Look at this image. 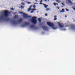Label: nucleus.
Returning <instances> with one entry per match:
<instances>
[{
    "mask_svg": "<svg viewBox=\"0 0 75 75\" xmlns=\"http://www.w3.org/2000/svg\"><path fill=\"white\" fill-rule=\"evenodd\" d=\"M54 18H57V16L55 15L54 16Z\"/></svg>",
    "mask_w": 75,
    "mask_h": 75,
    "instance_id": "28",
    "label": "nucleus"
},
{
    "mask_svg": "<svg viewBox=\"0 0 75 75\" xmlns=\"http://www.w3.org/2000/svg\"><path fill=\"white\" fill-rule=\"evenodd\" d=\"M37 4V3H35V4Z\"/></svg>",
    "mask_w": 75,
    "mask_h": 75,
    "instance_id": "39",
    "label": "nucleus"
},
{
    "mask_svg": "<svg viewBox=\"0 0 75 75\" xmlns=\"http://www.w3.org/2000/svg\"><path fill=\"white\" fill-rule=\"evenodd\" d=\"M20 7L21 8H24V6H21Z\"/></svg>",
    "mask_w": 75,
    "mask_h": 75,
    "instance_id": "17",
    "label": "nucleus"
},
{
    "mask_svg": "<svg viewBox=\"0 0 75 75\" xmlns=\"http://www.w3.org/2000/svg\"><path fill=\"white\" fill-rule=\"evenodd\" d=\"M25 25H29V24H30V23H27L26 22H25Z\"/></svg>",
    "mask_w": 75,
    "mask_h": 75,
    "instance_id": "14",
    "label": "nucleus"
},
{
    "mask_svg": "<svg viewBox=\"0 0 75 75\" xmlns=\"http://www.w3.org/2000/svg\"><path fill=\"white\" fill-rule=\"evenodd\" d=\"M62 5H63V6H64L65 5V4H64L63 3H62Z\"/></svg>",
    "mask_w": 75,
    "mask_h": 75,
    "instance_id": "32",
    "label": "nucleus"
},
{
    "mask_svg": "<svg viewBox=\"0 0 75 75\" xmlns=\"http://www.w3.org/2000/svg\"><path fill=\"white\" fill-rule=\"evenodd\" d=\"M73 9H74V8H75V6H73L72 7Z\"/></svg>",
    "mask_w": 75,
    "mask_h": 75,
    "instance_id": "26",
    "label": "nucleus"
},
{
    "mask_svg": "<svg viewBox=\"0 0 75 75\" xmlns=\"http://www.w3.org/2000/svg\"><path fill=\"white\" fill-rule=\"evenodd\" d=\"M23 20V19L22 18L21 19H20L18 21L19 23H21L22 21Z\"/></svg>",
    "mask_w": 75,
    "mask_h": 75,
    "instance_id": "11",
    "label": "nucleus"
},
{
    "mask_svg": "<svg viewBox=\"0 0 75 75\" xmlns=\"http://www.w3.org/2000/svg\"><path fill=\"white\" fill-rule=\"evenodd\" d=\"M65 11H64V9H62V10L60 11V13H64Z\"/></svg>",
    "mask_w": 75,
    "mask_h": 75,
    "instance_id": "8",
    "label": "nucleus"
},
{
    "mask_svg": "<svg viewBox=\"0 0 75 75\" xmlns=\"http://www.w3.org/2000/svg\"><path fill=\"white\" fill-rule=\"evenodd\" d=\"M3 13L2 14V16L0 17V20H4V21H10V18H6L8 16V13H9L8 11L7 10H4Z\"/></svg>",
    "mask_w": 75,
    "mask_h": 75,
    "instance_id": "1",
    "label": "nucleus"
},
{
    "mask_svg": "<svg viewBox=\"0 0 75 75\" xmlns=\"http://www.w3.org/2000/svg\"><path fill=\"white\" fill-rule=\"evenodd\" d=\"M57 8H58V9H59V6H57Z\"/></svg>",
    "mask_w": 75,
    "mask_h": 75,
    "instance_id": "27",
    "label": "nucleus"
},
{
    "mask_svg": "<svg viewBox=\"0 0 75 75\" xmlns=\"http://www.w3.org/2000/svg\"><path fill=\"white\" fill-rule=\"evenodd\" d=\"M45 16H47V13H46L45 14Z\"/></svg>",
    "mask_w": 75,
    "mask_h": 75,
    "instance_id": "34",
    "label": "nucleus"
},
{
    "mask_svg": "<svg viewBox=\"0 0 75 75\" xmlns=\"http://www.w3.org/2000/svg\"><path fill=\"white\" fill-rule=\"evenodd\" d=\"M65 17H67V16H65Z\"/></svg>",
    "mask_w": 75,
    "mask_h": 75,
    "instance_id": "42",
    "label": "nucleus"
},
{
    "mask_svg": "<svg viewBox=\"0 0 75 75\" xmlns=\"http://www.w3.org/2000/svg\"><path fill=\"white\" fill-rule=\"evenodd\" d=\"M37 18V17L34 16L32 17V19L31 20V21L32 23L33 24H36L37 21V20L35 19Z\"/></svg>",
    "mask_w": 75,
    "mask_h": 75,
    "instance_id": "2",
    "label": "nucleus"
},
{
    "mask_svg": "<svg viewBox=\"0 0 75 75\" xmlns=\"http://www.w3.org/2000/svg\"><path fill=\"white\" fill-rule=\"evenodd\" d=\"M57 18H54V20H57Z\"/></svg>",
    "mask_w": 75,
    "mask_h": 75,
    "instance_id": "30",
    "label": "nucleus"
},
{
    "mask_svg": "<svg viewBox=\"0 0 75 75\" xmlns=\"http://www.w3.org/2000/svg\"><path fill=\"white\" fill-rule=\"evenodd\" d=\"M31 8H29L28 10V11H30V10H31Z\"/></svg>",
    "mask_w": 75,
    "mask_h": 75,
    "instance_id": "15",
    "label": "nucleus"
},
{
    "mask_svg": "<svg viewBox=\"0 0 75 75\" xmlns=\"http://www.w3.org/2000/svg\"><path fill=\"white\" fill-rule=\"evenodd\" d=\"M32 11H35V10H36V9L32 8Z\"/></svg>",
    "mask_w": 75,
    "mask_h": 75,
    "instance_id": "18",
    "label": "nucleus"
},
{
    "mask_svg": "<svg viewBox=\"0 0 75 75\" xmlns=\"http://www.w3.org/2000/svg\"><path fill=\"white\" fill-rule=\"evenodd\" d=\"M20 14H24V13H23V12H20Z\"/></svg>",
    "mask_w": 75,
    "mask_h": 75,
    "instance_id": "21",
    "label": "nucleus"
},
{
    "mask_svg": "<svg viewBox=\"0 0 75 75\" xmlns=\"http://www.w3.org/2000/svg\"><path fill=\"white\" fill-rule=\"evenodd\" d=\"M33 8H35L36 7V6H35V5H34L33 6Z\"/></svg>",
    "mask_w": 75,
    "mask_h": 75,
    "instance_id": "23",
    "label": "nucleus"
},
{
    "mask_svg": "<svg viewBox=\"0 0 75 75\" xmlns=\"http://www.w3.org/2000/svg\"><path fill=\"white\" fill-rule=\"evenodd\" d=\"M23 15L24 18H28V17H31V16H28L25 13H23Z\"/></svg>",
    "mask_w": 75,
    "mask_h": 75,
    "instance_id": "5",
    "label": "nucleus"
},
{
    "mask_svg": "<svg viewBox=\"0 0 75 75\" xmlns=\"http://www.w3.org/2000/svg\"><path fill=\"white\" fill-rule=\"evenodd\" d=\"M32 7V6H30V7Z\"/></svg>",
    "mask_w": 75,
    "mask_h": 75,
    "instance_id": "41",
    "label": "nucleus"
},
{
    "mask_svg": "<svg viewBox=\"0 0 75 75\" xmlns=\"http://www.w3.org/2000/svg\"><path fill=\"white\" fill-rule=\"evenodd\" d=\"M28 4H31V2H28Z\"/></svg>",
    "mask_w": 75,
    "mask_h": 75,
    "instance_id": "31",
    "label": "nucleus"
},
{
    "mask_svg": "<svg viewBox=\"0 0 75 75\" xmlns=\"http://www.w3.org/2000/svg\"><path fill=\"white\" fill-rule=\"evenodd\" d=\"M66 10L67 11H69V10L67 8H66Z\"/></svg>",
    "mask_w": 75,
    "mask_h": 75,
    "instance_id": "25",
    "label": "nucleus"
},
{
    "mask_svg": "<svg viewBox=\"0 0 75 75\" xmlns=\"http://www.w3.org/2000/svg\"><path fill=\"white\" fill-rule=\"evenodd\" d=\"M74 10H75V8H74Z\"/></svg>",
    "mask_w": 75,
    "mask_h": 75,
    "instance_id": "43",
    "label": "nucleus"
},
{
    "mask_svg": "<svg viewBox=\"0 0 75 75\" xmlns=\"http://www.w3.org/2000/svg\"><path fill=\"white\" fill-rule=\"evenodd\" d=\"M21 4H22V5H24V3H23V2H22L21 3Z\"/></svg>",
    "mask_w": 75,
    "mask_h": 75,
    "instance_id": "24",
    "label": "nucleus"
},
{
    "mask_svg": "<svg viewBox=\"0 0 75 75\" xmlns=\"http://www.w3.org/2000/svg\"><path fill=\"white\" fill-rule=\"evenodd\" d=\"M11 10H14V9L13 8H11Z\"/></svg>",
    "mask_w": 75,
    "mask_h": 75,
    "instance_id": "36",
    "label": "nucleus"
},
{
    "mask_svg": "<svg viewBox=\"0 0 75 75\" xmlns=\"http://www.w3.org/2000/svg\"><path fill=\"white\" fill-rule=\"evenodd\" d=\"M46 11H48V10H50V9H49V8H47L46 9Z\"/></svg>",
    "mask_w": 75,
    "mask_h": 75,
    "instance_id": "22",
    "label": "nucleus"
},
{
    "mask_svg": "<svg viewBox=\"0 0 75 75\" xmlns=\"http://www.w3.org/2000/svg\"><path fill=\"white\" fill-rule=\"evenodd\" d=\"M12 23H13V24H16V23H17V22L14 20L13 21Z\"/></svg>",
    "mask_w": 75,
    "mask_h": 75,
    "instance_id": "10",
    "label": "nucleus"
},
{
    "mask_svg": "<svg viewBox=\"0 0 75 75\" xmlns=\"http://www.w3.org/2000/svg\"><path fill=\"white\" fill-rule=\"evenodd\" d=\"M38 21H39V22H41V18H39L38 19Z\"/></svg>",
    "mask_w": 75,
    "mask_h": 75,
    "instance_id": "12",
    "label": "nucleus"
},
{
    "mask_svg": "<svg viewBox=\"0 0 75 75\" xmlns=\"http://www.w3.org/2000/svg\"><path fill=\"white\" fill-rule=\"evenodd\" d=\"M45 1H47V0H44Z\"/></svg>",
    "mask_w": 75,
    "mask_h": 75,
    "instance_id": "38",
    "label": "nucleus"
},
{
    "mask_svg": "<svg viewBox=\"0 0 75 75\" xmlns=\"http://www.w3.org/2000/svg\"><path fill=\"white\" fill-rule=\"evenodd\" d=\"M68 1L70 3H71V4H72V2H71V0H68Z\"/></svg>",
    "mask_w": 75,
    "mask_h": 75,
    "instance_id": "16",
    "label": "nucleus"
},
{
    "mask_svg": "<svg viewBox=\"0 0 75 75\" xmlns=\"http://www.w3.org/2000/svg\"><path fill=\"white\" fill-rule=\"evenodd\" d=\"M30 13H33V11H31V12H30Z\"/></svg>",
    "mask_w": 75,
    "mask_h": 75,
    "instance_id": "35",
    "label": "nucleus"
},
{
    "mask_svg": "<svg viewBox=\"0 0 75 75\" xmlns=\"http://www.w3.org/2000/svg\"><path fill=\"white\" fill-rule=\"evenodd\" d=\"M57 5H58V3H57Z\"/></svg>",
    "mask_w": 75,
    "mask_h": 75,
    "instance_id": "40",
    "label": "nucleus"
},
{
    "mask_svg": "<svg viewBox=\"0 0 75 75\" xmlns=\"http://www.w3.org/2000/svg\"><path fill=\"white\" fill-rule=\"evenodd\" d=\"M18 17V16H17L16 15H15L14 17V18H17Z\"/></svg>",
    "mask_w": 75,
    "mask_h": 75,
    "instance_id": "19",
    "label": "nucleus"
},
{
    "mask_svg": "<svg viewBox=\"0 0 75 75\" xmlns=\"http://www.w3.org/2000/svg\"><path fill=\"white\" fill-rule=\"evenodd\" d=\"M71 27L72 29H75V26L74 25H71Z\"/></svg>",
    "mask_w": 75,
    "mask_h": 75,
    "instance_id": "7",
    "label": "nucleus"
},
{
    "mask_svg": "<svg viewBox=\"0 0 75 75\" xmlns=\"http://www.w3.org/2000/svg\"><path fill=\"white\" fill-rule=\"evenodd\" d=\"M42 28L43 30H48V28L44 26H42Z\"/></svg>",
    "mask_w": 75,
    "mask_h": 75,
    "instance_id": "6",
    "label": "nucleus"
},
{
    "mask_svg": "<svg viewBox=\"0 0 75 75\" xmlns=\"http://www.w3.org/2000/svg\"><path fill=\"white\" fill-rule=\"evenodd\" d=\"M40 4H42V2H40Z\"/></svg>",
    "mask_w": 75,
    "mask_h": 75,
    "instance_id": "33",
    "label": "nucleus"
},
{
    "mask_svg": "<svg viewBox=\"0 0 75 75\" xmlns=\"http://www.w3.org/2000/svg\"><path fill=\"white\" fill-rule=\"evenodd\" d=\"M56 1H57L58 3H59L60 2H61V1L60 0H56Z\"/></svg>",
    "mask_w": 75,
    "mask_h": 75,
    "instance_id": "20",
    "label": "nucleus"
},
{
    "mask_svg": "<svg viewBox=\"0 0 75 75\" xmlns=\"http://www.w3.org/2000/svg\"><path fill=\"white\" fill-rule=\"evenodd\" d=\"M57 24H58V25L60 28H63V27H64V25H63V24L60 22H57Z\"/></svg>",
    "mask_w": 75,
    "mask_h": 75,
    "instance_id": "4",
    "label": "nucleus"
},
{
    "mask_svg": "<svg viewBox=\"0 0 75 75\" xmlns=\"http://www.w3.org/2000/svg\"><path fill=\"white\" fill-rule=\"evenodd\" d=\"M54 6H56V4L55 3H54Z\"/></svg>",
    "mask_w": 75,
    "mask_h": 75,
    "instance_id": "29",
    "label": "nucleus"
},
{
    "mask_svg": "<svg viewBox=\"0 0 75 75\" xmlns=\"http://www.w3.org/2000/svg\"><path fill=\"white\" fill-rule=\"evenodd\" d=\"M47 24L49 26H50V27H52L53 28L54 30H55V29H57V28L55 27H54V24L51 23V22H47Z\"/></svg>",
    "mask_w": 75,
    "mask_h": 75,
    "instance_id": "3",
    "label": "nucleus"
},
{
    "mask_svg": "<svg viewBox=\"0 0 75 75\" xmlns=\"http://www.w3.org/2000/svg\"><path fill=\"white\" fill-rule=\"evenodd\" d=\"M35 28V25H32L30 26V28Z\"/></svg>",
    "mask_w": 75,
    "mask_h": 75,
    "instance_id": "13",
    "label": "nucleus"
},
{
    "mask_svg": "<svg viewBox=\"0 0 75 75\" xmlns=\"http://www.w3.org/2000/svg\"><path fill=\"white\" fill-rule=\"evenodd\" d=\"M48 1H49V0H48Z\"/></svg>",
    "mask_w": 75,
    "mask_h": 75,
    "instance_id": "44",
    "label": "nucleus"
},
{
    "mask_svg": "<svg viewBox=\"0 0 75 75\" xmlns=\"http://www.w3.org/2000/svg\"><path fill=\"white\" fill-rule=\"evenodd\" d=\"M43 6H44L45 8H47V6H48L47 5H46L44 4H43Z\"/></svg>",
    "mask_w": 75,
    "mask_h": 75,
    "instance_id": "9",
    "label": "nucleus"
},
{
    "mask_svg": "<svg viewBox=\"0 0 75 75\" xmlns=\"http://www.w3.org/2000/svg\"><path fill=\"white\" fill-rule=\"evenodd\" d=\"M42 0H41V1H40V2H42Z\"/></svg>",
    "mask_w": 75,
    "mask_h": 75,
    "instance_id": "37",
    "label": "nucleus"
}]
</instances>
